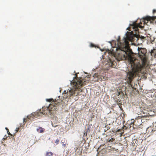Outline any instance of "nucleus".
<instances>
[{
  "instance_id": "nucleus-1",
  "label": "nucleus",
  "mask_w": 156,
  "mask_h": 156,
  "mask_svg": "<svg viewBox=\"0 0 156 156\" xmlns=\"http://www.w3.org/2000/svg\"><path fill=\"white\" fill-rule=\"evenodd\" d=\"M138 54L140 58L141 61L140 63L139 60L136 59L138 61L134 66L132 68L131 71H129L128 72L126 79L128 83L131 84V83L133 79L138 74V73L141 72L144 69H149L150 64L149 61L148 60L146 57V54L147 53V50L145 48H139L138 49Z\"/></svg>"
},
{
  "instance_id": "nucleus-2",
  "label": "nucleus",
  "mask_w": 156,
  "mask_h": 156,
  "mask_svg": "<svg viewBox=\"0 0 156 156\" xmlns=\"http://www.w3.org/2000/svg\"><path fill=\"white\" fill-rule=\"evenodd\" d=\"M46 100L48 102L52 101V104H50L48 107H43L42 109H40L39 111L27 116L26 118L23 119V122H27L29 120L32 121L35 118H37L38 116L41 115L42 114L48 115L53 114V111L57 110V107L60 105L62 101L61 99H57L56 98L55 99V101H54L53 99H47Z\"/></svg>"
},
{
  "instance_id": "nucleus-3",
  "label": "nucleus",
  "mask_w": 156,
  "mask_h": 156,
  "mask_svg": "<svg viewBox=\"0 0 156 156\" xmlns=\"http://www.w3.org/2000/svg\"><path fill=\"white\" fill-rule=\"evenodd\" d=\"M76 76L71 81V85L73 87L72 89L70 88L68 89L67 91L66 90L63 93V98L64 99L68 98H69L72 96H76L79 94V93L82 92L83 89L80 88L86 84L87 81L83 80L82 78L78 79L77 75L76 74Z\"/></svg>"
},
{
  "instance_id": "nucleus-4",
  "label": "nucleus",
  "mask_w": 156,
  "mask_h": 156,
  "mask_svg": "<svg viewBox=\"0 0 156 156\" xmlns=\"http://www.w3.org/2000/svg\"><path fill=\"white\" fill-rule=\"evenodd\" d=\"M124 47L122 48H117V50H119V52H117L115 54V57L118 61L125 60L128 58L132 65H135L138 61L136 59L133 52L130 49V47H128L127 44L125 43Z\"/></svg>"
},
{
  "instance_id": "nucleus-5",
  "label": "nucleus",
  "mask_w": 156,
  "mask_h": 156,
  "mask_svg": "<svg viewBox=\"0 0 156 156\" xmlns=\"http://www.w3.org/2000/svg\"><path fill=\"white\" fill-rule=\"evenodd\" d=\"M155 19H156L155 16L153 17L147 16L144 18L143 20H140V22H139V23L137 22L138 21V20H137L136 21L134 22L132 24H130V25L132 27L136 33L137 32H138L139 27L141 28H143L144 25L145 24H147V23L149 22L151 23H153L154 21H155V22L156 23V21L155 20Z\"/></svg>"
},
{
  "instance_id": "nucleus-6",
  "label": "nucleus",
  "mask_w": 156,
  "mask_h": 156,
  "mask_svg": "<svg viewBox=\"0 0 156 156\" xmlns=\"http://www.w3.org/2000/svg\"><path fill=\"white\" fill-rule=\"evenodd\" d=\"M126 36L124 37L123 40L122 41H120V36H119L117 40V48H122L124 47V45L125 44V43H127L128 47H130L129 44V41L133 42L135 40V37L134 35L131 32H127L126 34Z\"/></svg>"
},
{
  "instance_id": "nucleus-7",
  "label": "nucleus",
  "mask_w": 156,
  "mask_h": 156,
  "mask_svg": "<svg viewBox=\"0 0 156 156\" xmlns=\"http://www.w3.org/2000/svg\"><path fill=\"white\" fill-rule=\"evenodd\" d=\"M104 73H103V75L98 73H96L93 76L95 80L97 81H101L103 80H105L106 79L107 77L104 76Z\"/></svg>"
},
{
  "instance_id": "nucleus-8",
  "label": "nucleus",
  "mask_w": 156,
  "mask_h": 156,
  "mask_svg": "<svg viewBox=\"0 0 156 156\" xmlns=\"http://www.w3.org/2000/svg\"><path fill=\"white\" fill-rule=\"evenodd\" d=\"M106 140L107 142H112L113 141L115 140V138L112 137L111 136L109 135L106 136Z\"/></svg>"
},
{
  "instance_id": "nucleus-9",
  "label": "nucleus",
  "mask_w": 156,
  "mask_h": 156,
  "mask_svg": "<svg viewBox=\"0 0 156 156\" xmlns=\"http://www.w3.org/2000/svg\"><path fill=\"white\" fill-rule=\"evenodd\" d=\"M37 131L39 133H41L44 132V129L42 127H40L37 129Z\"/></svg>"
},
{
  "instance_id": "nucleus-10",
  "label": "nucleus",
  "mask_w": 156,
  "mask_h": 156,
  "mask_svg": "<svg viewBox=\"0 0 156 156\" xmlns=\"http://www.w3.org/2000/svg\"><path fill=\"white\" fill-rule=\"evenodd\" d=\"M113 62L112 61L111 59H109V62H108L110 66H112L113 65Z\"/></svg>"
},
{
  "instance_id": "nucleus-11",
  "label": "nucleus",
  "mask_w": 156,
  "mask_h": 156,
  "mask_svg": "<svg viewBox=\"0 0 156 156\" xmlns=\"http://www.w3.org/2000/svg\"><path fill=\"white\" fill-rule=\"evenodd\" d=\"M53 154L51 152H48L47 153V156H53Z\"/></svg>"
},
{
  "instance_id": "nucleus-12",
  "label": "nucleus",
  "mask_w": 156,
  "mask_h": 156,
  "mask_svg": "<svg viewBox=\"0 0 156 156\" xmlns=\"http://www.w3.org/2000/svg\"><path fill=\"white\" fill-rule=\"evenodd\" d=\"M155 51H156V49H154L153 50H152L151 51V56H153V55H153V53H155L154 52H155Z\"/></svg>"
},
{
  "instance_id": "nucleus-13",
  "label": "nucleus",
  "mask_w": 156,
  "mask_h": 156,
  "mask_svg": "<svg viewBox=\"0 0 156 156\" xmlns=\"http://www.w3.org/2000/svg\"><path fill=\"white\" fill-rule=\"evenodd\" d=\"M105 127L107 128V130L109 129L110 128V124L107 125Z\"/></svg>"
},
{
  "instance_id": "nucleus-14",
  "label": "nucleus",
  "mask_w": 156,
  "mask_h": 156,
  "mask_svg": "<svg viewBox=\"0 0 156 156\" xmlns=\"http://www.w3.org/2000/svg\"><path fill=\"white\" fill-rule=\"evenodd\" d=\"M59 140H58V139H57L56 140L55 142V143L56 144H58L59 143Z\"/></svg>"
},
{
  "instance_id": "nucleus-15",
  "label": "nucleus",
  "mask_w": 156,
  "mask_h": 156,
  "mask_svg": "<svg viewBox=\"0 0 156 156\" xmlns=\"http://www.w3.org/2000/svg\"><path fill=\"white\" fill-rule=\"evenodd\" d=\"M90 46L91 47H95V45L91 43L90 44Z\"/></svg>"
},
{
  "instance_id": "nucleus-16",
  "label": "nucleus",
  "mask_w": 156,
  "mask_h": 156,
  "mask_svg": "<svg viewBox=\"0 0 156 156\" xmlns=\"http://www.w3.org/2000/svg\"><path fill=\"white\" fill-rule=\"evenodd\" d=\"M141 118H140V116H138V117H137V119H136V120H135V122H136V121L137 120H141Z\"/></svg>"
},
{
  "instance_id": "nucleus-17",
  "label": "nucleus",
  "mask_w": 156,
  "mask_h": 156,
  "mask_svg": "<svg viewBox=\"0 0 156 156\" xmlns=\"http://www.w3.org/2000/svg\"><path fill=\"white\" fill-rule=\"evenodd\" d=\"M62 146L63 147L65 148L66 146V144H62Z\"/></svg>"
},
{
  "instance_id": "nucleus-18",
  "label": "nucleus",
  "mask_w": 156,
  "mask_h": 156,
  "mask_svg": "<svg viewBox=\"0 0 156 156\" xmlns=\"http://www.w3.org/2000/svg\"><path fill=\"white\" fill-rule=\"evenodd\" d=\"M153 13H154L156 12V9H154L153 10Z\"/></svg>"
},
{
  "instance_id": "nucleus-19",
  "label": "nucleus",
  "mask_w": 156,
  "mask_h": 156,
  "mask_svg": "<svg viewBox=\"0 0 156 156\" xmlns=\"http://www.w3.org/2000/svg\"><path fill=\"white\" fill-rule=\"evenodd\" d=\"M64 142H65V140H62L61 141V143L62 144H64Z\"/></svg>"
},
{
  "instance_id": "nucleus-20",
  "label": "nucleus",
  "mask_w": 156,
  "mask_h": 156,
  "mask_svg": "<svg viewBox=\"0 0 156 156\" xmlns=\"http://www.w3.org/2000/svg\"><path fill=\"white\" fill-rule=\"evenodd\" d=\"M121 131V129H118L116 131V132H120Z\"/></svg>"
},
{
  "instance_id": "nucleus-21",
  "label": "nucleus",
  "mask_w": 156,
  "mask_h": 156,
  "mask_svg": "<svg viewBox=\"0 0 156 156\" xmlns=\"http://www.w3.org/2000/svg\"><path fill=\"white\" fill-rule=\"evenodd\" d=\"M134 123H132L131 124H130V127H132V126H133V125L134 124Z\"/></svg>"
},
{
  "instance_id": "nucleus-22",
  "label": "nucleus",
  "mask_w": 156,
  "mask_h": 156,
  "mask_svg": "<svg viewBox=\"0 0 156 156\" xmlns=\"http://www.w3.org/2000/svg\"><path fill=\"white\" fill-rule=\"evenodd\" d=\"M7 133L9 135H10L12 136V135L10 133V132H9V130L7 131Z\"/></svg>"
},
{
  "instance_id": "nucleus-23",
  "label": "nucleus",
  "mask_w": 156,
  "mask_h": 156,
  "mask_svg": "<svg viewBox=\"0 0 156 156\" xmlns=\"http://www.w3.org/2000/svg\"><path fill=\"white\" fill-rule=\"evenodd\" d=\"M19 129V128H16V132H17V131H18Z\"/></svg>"
},
{
  "instance_id": "nucleus-24",
  "label": "nucleus",
  "mask_w": 156,
  "mask_h": 156,
  "mask_svg": "<svg viewBox=\"0 0 156 156\" xmlns=\"http://www.w3.org/2000/svg\"><path fill=\"white\" fill-rule=\"evenodd\" d=\"M153 55H153V56H154L155 55H156V54L155 53H153Z\"/></svg>"
},
{
  "instance_id": "nucleus-25",
  "label": "nucleus",
  "mask_w": 156,
  "mask_h": 156,
  "mask_svg": "<svg viewBox=\"0 0 156 156\" xmlns=\"http://www.w3.org/2000/svg\"><path fill=\"white\" fill-rule=\"evenodd\" d=\"M5 129L6 130H7L8 131L9 130L7 128H5Z\"/></svg>"
},
{
  "instance_id": "nucleus-26",
  "label": "nucleus",
  "mask_w": 156,
  "mask_h": 156,
  "mask_svg": "<svg viewBox=\"0 0 156 156\" xmlns=\"http://www.w3.org/2000/svg\"><path fill=\"white\" fill-rule=\"evenodd\" d=\"M120 94V93H119V94H118V95H119V94Z\"/></svg>"
},
{
  "instance_id": "nucleus-27",
  "label": "nucleus",
  "mask_w": 156,
  "mask_h": 156,
  "mask_svg": "<svg viewBox=\"0 0 156 156\" xmlns=\"http://www.w3.org/2000/svg\"><path fill=\"white\" fill-rule=\"evenodd\" d=\"M129 28H127V29L129 30Z\"/></svg>"
},
{
  "instance_id": "nucleus-28",
  "label": "nucleus",
  "mask_w": 156,
  "mask_h": 156,
  "mask_svg": "<svg viewBox=\"0 0 156 156\" xmlns=\"http://www.w3.org/2000/svg\"><path fill=\"white\" fill-rule=\"evenodd\" d=\"M60 98V97H59H59H58V98Z\"/></svg>"
}]
</instances>
